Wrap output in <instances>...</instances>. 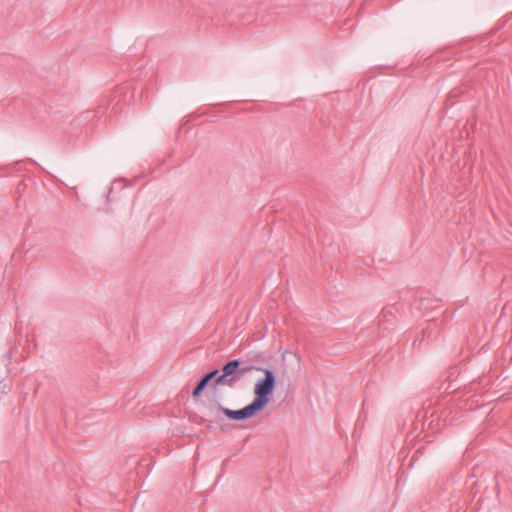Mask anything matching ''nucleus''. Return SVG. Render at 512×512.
Masks as SVG:
<instances>
[{
	"instance_id": "nucleus-1",
	"label": "nucleus",
	"mask_w": 512,
	"mask_h": 512,
	"mask_svg": "<svg viewBox=\"0 0 512 512\" xmlns=\"http://www.w3.org/2000/svg\"><path fill=\"white\" fill-rule=\"evenodd\" d=\"M241 363L239 360H232L226 363L222 368V374L218 375V370H213L206 374L204 378L209 382L213 378L215 385H223L233 387L242 377L243 374L251 371L252 366L240 367Z\"/></svg>"
},
{
	"instance_id": "nucleus-2",
	"label": "nucleus",
	"mask_w": 512,
	"mask_h": 512,
	"mask_svg": "<svg viewBox=\"0 0 512 512\" xmlns=\"http://www.w3.org/2000/svg\"><path fill=\"white\" fill-rule=\"evenodd\" d=\"M264 373V378L257 381L254 387L255 399L253 402L262 410L269 402V395L275 387V376L269 369L256 368Z\"/></svg>"
},
{
	"instance_id": "nucleus-3",
	"label": "nucleus",
	"mask_w": 512,
	"mask_h": 512,
	"mask_svg": "<svg viewBox=\"0 0 512 512\" xmlns=\"http://www.w3.org/2000/svg\"><path fill=\"white\" fill-rule=\"evenodd\" d=\"M219 409L223 414L232 420L250 418L261 410L254 402L240 410H231L225 407H220Z\"/></svg>"
},
{
	"instance_id": "nucleus-4",
	"label": "nucleus",
	"mask_w": 512,
	"mask_h": 512,
	"mask_svg": "<svg viewBox=\"0 0 512 512\" xmlns=\"http://www.w3.org/2000/svg\"><path fill=\"white\" fill-rule=\"evenodd\" d=\"M209 382L203 377L199 382L198 384L196 385V387L194 388L193 390V396L194 397H197L201 394V392L203 391V389L207 386Z\"/></svg>"
}]
</instances>
